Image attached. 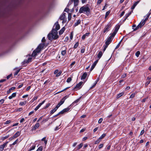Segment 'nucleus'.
I'll return each mask as SVG.
<instances>
[{
    "instance_id": "473e14b6",
    "label": "nucleus",
    "mask_w": 151,
    "mask_h": 151,
    "mask_svg": "<svg viewBox=\"0 0 151 151\" xmlns=\"http://www.w3.org/2000/svg\"><path fill=\"white\" fill-rule=\"evenodd\" d=\"M62 71H60L59 72H58L56 75V77H58L62 73Z\"/></svg>"
},
{
    "instance_id": "39448f33",
    "label": "nucleus",
    "mask_w": 151,
    "mask_h": 151,
    "mask_svg": "<svg viewBox=\"0 0 151 151\" xmlns=\"http://www.w3.org/2000/svg\"><path fill=\"white\" fill-rule=\"evenodd\" d=\"M60 28V26L58 23V22H57L54 24L53 29H55V30H56L57 31L59 30Z\"/></svg>"
},
{
    "instance_id": "a19ab883",
    "label": "nucleus",
    "mask_w": 151,
    "mask_h": 151,
    "mask_svg": "<svg viewBox=\"0 0 151 151\" xmlns=\"http://www.w3.org/2000/svg\"><path fill=\"white\" fill-rule=\"evenodd\" d=\"M131 12H130L129 13L126 14H125V17H126V18H127L131 14Z\"/></svg>"
},
{
    "instance_id": "f3484780",
    "label": "nucleus",
    "mask_w": 151,
    "mask_h": 151,
    "mask_svg": "<svg viewBox=\"0 0 151 151\" xmlns=\"http://www.w3.org/2000/svg\"><path fill=\"white\" fill-rule=\"evenodd\" d=\"M65 29V27H63L59 31V33L60 35H62L64 32Z\"/></svg>"
},
{
    "instance_id": "2f4dec72",
    "label": "nucleus",
    "mask_w": 151,
    "mask_h": 151,
    "mask_svg": "<svg viewBox=\"0 0 151 151\" xmlns=\"http://www.w3.org/2000/svg\"><path fill=\"white\" fill-rule=\"evenodd\" d=\"M101 141V139L99 138L95 142V144H96L99 143Z\"/></svg>"
},
{
    "instance_id": "0eeeda50",
    "label": "nucleus",
    "mask_w": 151,
    "mask_h": 151,
    "mask_svg": "<svg viewBox=\"0 0 151 151\" xmlns=\"http://www.w3.org/2000/svg\"><path fill=\"white\" fill-rule=\"evenodd\" d=\"M8 143V142H6L3 145L0 146V151H2L4 150V148L6 146Z\"/></svg>"
},
{
    "instance_id": "ddd939ff",
    "label": "nucleus",
    "mask_w": 151,
    "mask_h": 151,
    "mask_svg": "<svg viewBox=\"0 0 151 151\" xmlns=\"http://www.w3.org/2000/svg\"><path fill=\"white\" fill-rule=\"evenodd\" d=\"M20 134V132L19 131H18L15 134H14L13 137V138H16L19 136Z\"/></svg>"
},
{
    "instance_id": "864d4df0",
    "label": "nucleus",
    "mask_w": 151,
    "mask_h": 151,
    "mask_svg": "<svg viewBox=\"0 0 151 151\" xmlns=\"http://www.w3.org/2000/svg\"><path fill=\"white\" fill-rule=\"evenodd\" d=\"M56 58L57 60H58L59 61H60L61 60V59L60 58V55H57Z\"/></svg>"
},
{
    "instance_id": "a18cd8bd",
    "label": "nucleus",
    "mask_w": 151,
    "mask_h": 151,
    "mask_svg": "<svg viewBox=\"0 0 151 151\" xmlns=\"http://www.w3.org/2000/svg\"><path fill=\"white\" fill-rule=\"evenodd\" d=\"M18 139H17L12 144V145H15L16 144H17V143L18 142Z\"/></svg>"
},
{
    "instance_id": "1a4fd4ad",
    "label": "nucleus",
    "mask_w": 151,
    "mask_h": 151,
    "mask_svg": "<svg viewBox=\"0 0 151 151\" xmlns=\"http://www.w3.org/2000/svg\"><path fill=\"white\" fill-rule=\"evenodd\" d=\"M70 109V108H69V107H68L63 109L62 110L60 111V112L61 114H63L64 113L69 111Z\"/></svg>"
},
{
    "instance_id": "20e7f679",
    "label": "nucleus",
    "mask_w": 151,
    "mask_h": 151,
    "mask_svg": "<svg viewBox=\"0 0 151 151\" xmlns=\"http://www.w3.org/2000/svg\"><path fill=\"white\" fill-rule=\"evenodd\" d=\"M44 46L45 45L43 43L40 44L36 49V51L37 52H39L43 49Z\"/></svg>"
},
{
    "instance_id": "0e129e2a",
    "label": "nucleus",
    "mask_w": 151,
    "mask_h": 151,
    "mask_svg": "<svg viewBox=\"0 0 151 151\" xmlns=\"http://www.w3.org/2000/svg\"><path fill=\"white\" fill-rule=\"evenodd\" d=\"M76 63V62L75 61H74L73 62H72L70 65V66L71 67V68H72V66L73 65H74L75 63Z\"/></svg>"
},
{
    "instance_id": "49530a36",
    "label": "nucleus",
    "mask_w": 151,
    "mask_h": 151,
    "mask_svg": "<svg viewBox=\"0 0 151 151\" xmlns=\"http://www.w3.org/2000/svg\"><path fill=\"white\" fill-rule=\"evenodd\" d=\"M42 147H40L38 148V149L37 150V151H42Z\"/></svg>"
},
{
    "instance_id": "680f3d73",
    "label": "nucleus",
    "mask_w": 151,
    "mask_h": 151,
    "mask_svg": "<svg viewBox=\"0 0 151 151\" xmlns=\"http://www.w3.org/2000/svg\"><path fill=\"white\" fill-rule=\"evenodd\" d=\"M126 76V73H124V74L122 76V78H125Z\"/></svg>"
},
{
    "instance_id": "e2e57ef3",
    "label": "nucleus",
    "mask_w": 151,
    "mask_h": 151,
    "mask_svg": "<svg viewBox=\"0 0 151 151\" xmlns=\"http://www.w3.org/2000/svg\"><path fill=\"white\" fill-rule=\"evenodd\" d=\"M96 84L94 83L93 85L90 88V89H91L94 88L96 86Z\"/></svg>"
},
{
    "instance_id": "8fccbe9b",
    "label": "nucleus",
    "mask_w": 151,
    "mask_h": 151,
    "mask_svg": "<svg viewBox=\"0 0 151 151\" xmlns=\"http://www.w3.org/2000/svg\"><path fill=\"white\" fill-rule=\"evenodd\" d=\"M117 32H116L114 30L113 32H112V33L111 34L112 35H113V36L114 37V36H115V35H116V34Z\"/></svg>"
},
{
    "instance_id": "b1692460",
    "label": "nucleus",
    "mask_w": 151,
    "mask_h": 151,
    "mask_svg": "<svg viewBox=\"0 0 151 151\" xmlns=\"http://www.w3.org/2000/svg\"><path fill=\"white\" fill-rule=\"evenodd\" d=\"M37 52L36 51V49L34 50L32 54V57H35L37 55Z\"/></svg>"
},
{
    "instance_id": "7c9ffc66",
    "label": "nucleus",
    "mask_w": 151,
    "mask_h": 151,
    "mask_svg": "<svg viewBox=\"0 0 151 151\" xmlns=\"http://www.w3.org/2000/svg\"><path fill=\"white\" fill-rule=\"evenodd\" d=\"M72 80V78L71 77H68L66 81V82L68 83H70Z\"/></svg>"
},
{
    "instance_id": "bb28decb",
    "label": "nucleus",
    "mask_w": 151,
    "mask_h": 151,
    "mask_svg": "<svg viewBox=\"0 0 151 151\" xmlns=\"http://www.w3.org/2000/svg\"><path fill=\"white\" fill-rule=\"evenodd\" d=\"M102 55V52L101 51H100L98 55V57L99 59L100 58Z\"/></svg>"
},
{
    "instance_id": "7ed1b4c3",
    "label": "nucleus",
    "mask_w": 151,
    "mask_h": 151,
    "mask_svg": "<svg viewBox=\"0 0 151 151\" xmlns=\"http://www.w3.org/2000/svg\"><path fill=\"white\" fill-rule=\"evenodd\" d=\"M151 13H148L147 14L146 17L144 19L142 20L138 25L134 29V30H136L139 28H141L145 24L146 21L148 19Z\"/></svg>"
},
{
    "instance_id": "72a5a7b5",
    "label": "nucleus",
    "mask_w": 151,
    "mask_h": 151,
    "mask_svg": "<svg viewBox=\"0 0 151 151\" xmlns=\"http://www.w3.org/2000/svg\"><path fill=\"white\" fill-rule=\"evenodd\" d=\"M122 41V40H121L119 42V43L116 46V47L115 48V49H117L119 48V46L121 44Z\"/></svg>"
},
{
    "instance_id": "774afa93",
    "label": "nucleus",
    "mask_w": 151,
    "mask_h": 151,
    "mask_svg": "<svg viewBox=\"0 0 151 151\" xmlns=\"http://www.w3.org/2000/svg\"><path fill=\"white\" fill-rule=\"evenodd\" d=\"M31 60H32V58H28V60H27V63H29V62H30L31 61Z\"/></svg>"
},
{
    "instance_id": "4d7b16f0",
    "label": "nucleus",
    "mask_w": 151,
    "mask_h": 151,
    "mask_svg": "<svg viewBox=\"0 0 151 151\" xmlns=\"http://www.w3.org/2000/svg\"><path fill=\"white\" fill-rule=\"evenodd\" d=\"M145 132V130L144 129H143L140 132V135H142Z\"/></svg>"
},
{
    "instance_id": "a878e982",
    "label": "nucleus",
    "mask_w": 151,
    "mask_h": 151,
    "mask_svg": "<svg viewBox=\"0 0 151 151\" xmlns=\"http://www.w3.org/2000/svg\"><path fill=\"white\" fill-rule=\"evenodd\" d=\"M124 93L123 92H122V93H119V94H118L117 95V99L119 98L124 94Z\"/></svg>"
},
{
    "instance_id": "c85d7f7f",
    "label": "nucleus",
    "mask_w": 151,
    "mask_h": 151,
    "mask_svg": "<svg viewBox=\"0 0 151 151\" xmlns=\"http://www.w3.org/2000/svg\"><path fill=\"white\" fill-rule=\"evenodd\" d=\"M35 145H33L30 148L29 150V151H31V150H33L35 149Z\"/></svg>"
},
{
    "instance_id": "338daca9",
    "label": "nucleus",
    "mask_w": 151,
    "mask_h": 151,
    "mask_svg": "<svg viewBox=\"0 0 151 151\" xmlns=\"http://www.w3.org/2000/svg\"><path fill=\"white\" fill-rule=\"evenodd\" d=\"M124 11H123V12H122L120 14V17H122L124 14Z\"/></svg>"
},
{
    "instance_id": "412c9836",
    "label": "nucleus",
    "mask_w": 151,
    "mask_h": 151,
    "mask_svg": "<svg viewBox=\"0 0 151 151\" xmlns=\"http://www.w3.org/2000/svg\"><path fill=\"white\" fill-rule=\"evenodd\" d=\"M16 93H13L11 96H9V99H12L13 98L16 96Z\"/></svg>"
},
{
    "instance_id": "e433bc0d",
    "label": "nucleus",
    "mask_w": 151,
    "mask_h": 151,
    "mask_svg": "<svg viewBox=\"0 0 151 151\" xmlns=\"http://www.w3.org/2000/svg\"><path fill=\"white\" fill-rule=\"evenodd\" d=\"M110 12V11H109L108 12H106L105 16V18H106L108 16Z\"/></svg>"
},
{
    "instance_id": "6e6d98bb",
    "label": "nucleus",
    "mask_w": 151,
    "mask_h": 151,
    "mask_svg": "<svg viewBox=\"0 0 151 151\" xmlns=\"http://www.w3.org/2000/svg\"><path fill=\"white\" fill-rule=\"evenodd\" d=\"M49 119V118H46V119H43L42 121V122H47Z\"/></svg>"
},
{
    "instance_id": "f257e3e1",
    "label": "nucleus",
    "mask_w": 151,
    "mask_h": 151,
    "mask_svg": "<svg viewBox=\"0 0 151 151\" xmlns=\"http://www.w3.org/2000/svg\"><path fill=\"white\" fill-rule=\"evenodd\" d=\"M59 37L58 35V32L56 30H55V29H52L51 33L48 35V37L50 40L53 39L56 40Z\"/></svg>"
},
{
    "instance_id": "4468645a",
    "label": "nucleus",
    "mask_w": 151,
    "mask_h": 151,
    "mask_svg": "<svg viewBox=\"0 0 151 151\" xmlns=\"http://www.w3.org/2000/svg\"><path fill=\"white\" fill-rule=\"evenodd\" d=\"M58 108L56 106L54 109H52L50 111V114H53L57 111Z\"/></svg>"
},
{
    "instance_id": "ea45409f",
    "label": "nucleus",
    "mask_w": 151,
    "mask_h": 151,
    "mask_svg": "<svg viewBox=\"0 0 151 151\" xmlns=\"http://www.w3.org/2000/svg\"><path fill=\"white\" fill-rule=\"evenodd\" d=\"M73 32H71V33L70 35V40H72V38H73Z\"/></svg>"
},
{
    "instance_id": "5701e85b",
    "label": "nucleus",
    "mask_w": 151,
    "mask_h": 151,
    "mask_svg": "<svg viewBox=\"0 0 151 151\" xmlns=\"http://www.w3.org/2000/svg\"><path fill=\"white\" fill-rule=\"evenodd\" d=\"M27 103V101H25L23 102H20L19 103V105L20 106H22L25 105Z\"/></svg>"
},
{
    "instance_id": "3c124183",
    "label": "nucleus",
    "mask_w": 151,
    "mask_h": 151,
    "mask_svg": "<svg viewBox=\"0 0 151 151\" xmlns=\"http://www.w3.org/2000/svg\"><path fill=\"white\" fill-rule=\"evenodd\" d=\"M103 121V119L102 118H100L98 121V123L99 124H101Z\"/></svg>"
},
{
    "instance_id": "bf43d9fd",
    "label": "nucleus",
    "mask_w": 151,
    "mask_h": 151,
    "mask_svg": "<svg viewBox=\"0 0 151 151\" xmlns=\"http://www.w3.org/2000/svg\"><path fill=\"white\" fill-rule=\"evenodd\" d=\"M139 2V1H136L134 3L133 5L135 7L137 6V5L138 4Z\"/></svg>"
},
{
    "instance_id": "37998d69",
    "label": "nucleus",
    "mask_w": 151,
    "mask_h": 151,
    "mask_svg": "<svg viewBox=\"0 0 151 151\" xmlns=\"http://www.w3.org/2000/svg\"><path fill=\"white\" fill-rule=\"evenodd\" d=\"M110 36L108 38H109L110 39H111V40H112L113 39L114 37L113 36V35H112L111 34H110Z\"/></svg>"
},
{
    "instance_id": "9d476101",
    "label": "nucleus",
    "mask_w": 151,
    "mask_h": 151,
    "mask_svg": "<svg viewBox=\"0 0 151 151\" xmlns=\"http://www.w3.org/2000/svg\"><path fill=\"white\" fill-rule=\"evenodd\" d=\"M45 101H43L41 103H40L35 109V111H36L41 106L45 103Z\"/></svg>"
},
{
    "instance_id": "c9c22d12",
    "label": "nucleus",
    "mask_w": 151,
    "mask_h": 151,
    "mask_svg": "<svg viewBox=\"0 0 151 151\" xmlns=\"http://www.w3.org/2000/svg\"><path fill=\"white\" fill-rule=\"evenodd\" d=\"M79 99H80V98H79V99H77L76 100H75L74 101L73 103L72 104L74 105L76 103H78L79 102Z\"/></svg>"
},
{
    "instance_id": "2eb2a0df",
    "label": "nucleus",
    "mask_w": 151,
    "mask_h": 151,
    "mask_svg": "<svg viewBox=\"0 0 151 151\" xmlns=\"http://www.w3.org/2000/svg\"><path fill=\"white\" fill-rule=\"evenodd\" d=\"M65 13H63L60 17V19L61 20H64L65 17Z\"/></svg>"
},
{
    "instance_id": "de8ad7c7",
    "label": "nucleus",
    "mask_w": 151,
    "mask_h": 151,
    "mask_svg": "<svg viewBox=\"0 0 151 151\" xmlns=\"http://www.w3.org/2000/svg\"><path fill=\"white\" fill-rule=\"evenodd\" d=\"M68 97V96H65L62 99L65 101V100Z\"/></svg>"
},
{
    "instance_id": "aec40b11",
    "label": "nucleus",
    "mask_w": 151,
    "mask_h": 151,
    "mask_svg": "<svg viewBox=\"0 0 151 151\" xmlns=\"http://www.w3.org/2000/svg\"><path fill=\"white\" fill-rule=\"evenodd\" d=\"M112 41V40L111 39H110L108 38L105 42V44L109 45L111 43Z\"/></svg>"
},
{
    "instance_id": "6e6552de",
    "label": "nucleus",
    "mask_w": 151,
    "mask_h": 151,
    "mask_svg": "<svg viewBox=\"0 0 151 151\" xmlns=\"http://www.w3.org/2000/svg\"><path fill=\"white\" fill-rule=\"evenodd\" d=\"M83 82L81 81L77 84L75 87L76 89H79L81 87V86L83 83Z\"/></svg>"
},
{
    "instance_id": "423d86ee",
    "label": "nucleus",
    "mask_w": 151,
    "mask_h": 151,
    "mask_svg": "<svg viewBox=\"0 0 151 151\" xmlns=\"http://www.w3.org/2000/svg\"><path fill=\"white\" fill-rule=\"evenodd\" d=\"M111 27V25L110 24H108L104 29L103 31L105 33L109 31L110 30Z\"/></svg>"
},
{
    "instance_id": "603ef678",
    "label": "nucleus",
    "mask_w": 151,
    "mask_h": 151,
    "mask_svg": "<svg viewBox=\"0 0 151 151\" xmlns=\"http://www.w3.org/2000/svg\"><path fill=\"white\" fill-rule=\"evenodd\" d=\"M103 145H104L103 144H101L99 145L98 148H99V149H100L103 147Z\"/></svg>"
},
{
    "instance_id": "a211bd4d",
    "label": "nucleus",
    "mask_w": 151,
    "mask_h": 151,
    "mask_svg": "<svg viewBox=\"0 0 151 151\" xmlns=\"http://www.w3.org/2000/svg\"><path fill=\"white\" fill-rule=\"evenodd\" d=\"M64 101L61 99L60 101L58 103L56 106L58 108H59L61 105L63 104Z\"/></svg>"
},
{
    "instance_id": "c756f323",
    "label": "nucleus",
    "mask_w": 151,
    "mask_h": 151,
    "mask_svg": "<svg viewBox=\"0 0 151 151\" xmlns=\"http://www.w3.org/2000/svg\"><path fill=\"white\" fill-rule=\"evenodd\" d=\"M106 135V134H103L99 137V139L101 140Z\"/></svg>"
},
{
    "instance_id": "f704fd0d",
    "label": "nucleus",
    "mask_w": 151,
    "mask_h": 151,
    "mask_svg": "<svg viewBox=\"0 0 151 151\" xmlns=\"http://www.w3.org/2000/svg\"><path fill=\"white\" fill-rule=\"evenodd\" d=\"M140 54V52L138 51H137L136 53H135V55L137 57H138L139 56V55Z\"/></svg>"
},
{
    "instance_id": "052dcab7",
    "label": "nucleus",
    "mask_w": 151,
    "mask_h": 151,
    "mask_svg": "<svg viewBox=\"0 0 151 151\" xmlns=\"http://www.w3.org/2000/svg\"><path fill=\"white\" fill-rule=\"evenodd\" d=\"M18 124H19V123H15V124L11 125V127H14L15 126H17L18 125Z\"/></svg>"
},
{
    "instance_id": "dca6fc26",
    "label": "nucleus",
    "mask_w": 151,
    "mask_h": 151,
    "mask_svg": "<svg viewBox=\"0 0 151 151\" xmlns=\"http://www.w3.org/2000/svg\"><path fill=\"white\" fill-rule=\"evenodd\" d=\"M87 75V73L86 72L84 73L81 76V79L83 80L86 78Z\"/></svg>"
},
{
    "instance_id": "f03ea898",
    "label": "nucleus",
    "mask_w": 151,
    "mask_h": 151,
    "mask_svg": "<svg viewBox=\"0 0 151 151\" xmlns=\"http://www.w3.org/2000/svg\"><path fill=\"white\" fill-rule=\"evenodd\" d=\"M79 13L80 14L83 13L88 15L90 14V9L88 6H84L80 8Z\"/></svg>"
},
{
    "instance_id": "13d9d810",
    "label": "nucleus",
    "mask_w": 151,
    "mask_h": 151,
    "mask_svg": "<svg viewBox=\"0 0 151 151\" xmlns=\"http://www.w3.org/2000/svg\"><path fill=\"white\" fill-rule=\"evenodd\" d=\"M4 100L3 99H1L0 100V105L1 104L4 103Z\"/></svg>"
},
{
    "instance_id": "9b49d317",
    "label": "nucleus",
    "mask_w": 151,
    "mask_h": 151,
    "mask_svg": "<svg viewBox=\"0 0 151 151\" xmlns=\"http://www.w3.org/2000/svg\"><path fill=\"white\" fill-rule=\"evenodd\" d=\"M98 62V60H96L94 62L93 64L92 65L90 69V71H91L94 69V68L96 65V64Z\"/></svg>"
},
{
    "instance_id": "58836bf2",
    "label": "nucleus",
    "mask_w": 151,
    "mask_h": 151,
    "mask_svg": "<svg viewBox=\"0 0 151 151\" xmlns=\"http://www.w3.org/2000/svg\"><path fill=\"white\" fill-rule=\"evenodd\" d=\"M103 0H98L97 2V4L99 5L103 1Z\"/></svg>"
},
{
    "instance_id": "09e8293b",
    "label": "nucleus",
    "mask_w": 151,
    "mask_h": 151,
    "mask_svg": "<svg viewBox=\"0 0 151 151\" xmlns=\"http://www.w3.org/2000/svg\"><path fill=\"white\" fill-rule=\"evenodd\" d=\"M135 96V93H132L130 95V98H134V97Z\"/></svg>"
},
{
    "instance_id": "cd10ccee",
    "label": "nucleus",
    "mask_w": 151,
    "mask_h": 151,
    "mask_svg": "<svg viewBox=\"0 0 151 151\" xmlns=\"http://www.w3.org/2000/svg\"><path fill=\"white\" fill-rule=\"evenodd\" d=\"M66 48L65 49L62 51L61 52V54L63 56H64L66 54Z\"/></svg>"
},
{
    "instance_id": "f8f14e48",
    "label": "nucleus",
    "mask_w": 151,
    "mask_h": 151,
    "mask_svg": "<svg viewBox=\"0 0 151 151\" xmlns=\"http://www.w3.org/2000/svg\"><path fill=\"white\" fill-rule=\"evenodd\" d=\"M40 125V123H36L34 126L33 128L32 129L33 130H35L36 129H37Z\"/></svg>"
},
{
    "instance_id": "5fc2aeb1",
    "label": "nucleus",
    "mask_w": 151,
    "mask_h": 151,
    "mask_svg": "<svg viewBox=\"0 0 151 151\" xmlns=\"http://www.w3.org/2000/svg\"><path fill=\"white\" fill-rule=\"evenodd\" d=\"M20 69H19L18 70H17L15 72V73H14V76H16L17 75L18 73L20 71Z\"/></svg>"
},
{
    "instance_id": "c03bdc74",
    "label": "nucleus",
    "mask_w": 151,
    "mask_h": 151,
    "mask_svg": "<svg viewBox=\"0 0 151 151\" xmlns=\"http://www.w3.org/2000/svg\"><path fill=\"white\" fill-rule=\"evenodd\" d=\"M60 126V125L56 127L54 129L55 131H56L58 130L60 128V127H59Z\"/></svg>"
},
{
    "instance_id": "69168bd1",
    "label": "nucleus",
    "mask_w": 151,
    "mask_h": 151,
    "mask_svg": "<svg viewBox=\"0 0 151 151\" xmlns=\"http://www.w3.org/2000/svg\"><path fill=\"white\" fill-rule=\"evenodd\" d=\"M150 81H147L145 84V85L146 86H147L150 83Z\"/></svg>"
},
{
    "instance_id": "4c0bfd02",
    "label": "nucleus",
    "mask_w": 151,
    "mask_h": 151,
    "mask_svg": "<svg viewBox=\"0 0 151 151\" xmlns=\"http://www.w3.org/2000/svg\"><path fill=\"white\" fill-rule=\"evenodd\" d=\"M78 45H79V43L78 42H77L75 44V45H74V48H76L77 47H78Z\"/></svg>"
},
{
    "instance_id": "6ab92c4d",
    "label": "nucleus",
    "mask_w": 151,
    "mask_h": 151,
    "mask_svg": "<svg viewBox=\"0 0 151 151\" xmlns=\"http://www.w3.org/2000/svg\"><path fill=\"white\" fill-rule=\"evenodd\" d=\"M74 2V6H76L78 5L79 3L78 0H72Z\"/></svg>"
},
{
    "instance_id": "4be33fe9",
    "label": "nucleus",
    "mask_w": 151,
    "mask_h": 151,
    "mask_svg": "<svg viewBox=\"0 0 151 151\" xmlns=\"http://www.w3.org/2000/svg\"><path fill=\"white\" fill-rule=\"evenodd\" d=\"M119 27L120 26L119 25H117L115 26L114 30L116 32H117Z\"/></svg>"
},
{
    "instance_id": "393cba45",
    "label": "nucleus",
    "mask_w": 151,
    "mask_h": 151,
    "mask_svg": "<svg viewBox=\"0 0 151 151\" xmlns=\"http://www.w3.org/2000/svg\"><path fill=\"white\" fill-rule=\"evenodd\" d=\"M81 20L80 19L78 20L77 21V22L75 23V24H74L75 26H76L78 25V24H80L81 23Z\"/></svg>"
},
{
    "instance_id": "79ce46f5",
    "label": "nucleus",
    "mask_w": 151,
    "mask_h": 151,
    "mask_svg": "<svg viewBox=\"0 0 151 151\" xmlns=\"http://www.w3.org/2000/svg\"><path fill=\"white\" fill-rule=\"evenodd\" d=\"M83 144L82 143H81L79 144V145L78 146V150L80 148H81L83 146Z\"/></svg>"
}]
</instances>
